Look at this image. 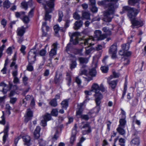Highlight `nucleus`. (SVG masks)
Segmentation results:
<instances>
[{
  "mask_svg": "<svg viewBox=\"0 0 146 146\" xmlns=\"http://www.w3.org/2000/svg\"><path fill=\"white\" fill-rule=\"evenodd\" d=\"M1 23L3 26V27H5L6 25L7 21L5 19H3L1 21Z\"/></svg>",
  "mask_w": 146,
  "mask_h": 146,
  "instance_id": "nucleus-64",
  "label": "nucleus"
},
{
  "mask_svg": "<svg viewBox=\"0 0 146 146\" xmlns=\"http://www.w3.org/2000/svg\"><path fill=\"white\" fill-rule=\"evenodd\" d=\"M9 124H7L5 125L4 130V135L3 137V140L4 142V143H5V142L7 138L8 137V135L7 134V133L9 131Z\"/></svg>",
  "mask_w": 146,
  "mask_h": 146,
  "instance_id": "nucleus-16",
  "label": "nucleus"
},
{
  "mask_svg": "<svg viewBox=\"0 0 146 146\" xmlns=\"http://www.w3.org/2000/svg\"><path fill=\"white\" fill-rule=\"evenodd\" d=\"M54 29L56 33H58L59 31L63 32V28H60L58 25H55L54 26Z\"/></svg>",
  "mask_w": 146,
  "mask_h": 146,
  "instance_id": "nucleus-27",
  "label": "nucleus"
},
{
  "mask_svg": "<svg viewBox=\"0 0 146 146\" xmlns=\"http://www.w3.org/2000/svg\"><path fill=\"white\" fill-rule=\"evenodd\" d=\"M40 55L41 56H44L46 53V51L45 49H42L40 52Z\"/></svg>",
  "mask_w": 146,
  "mask_h": 146,
  "instance_id": "nucleus-51",
  "label": "nucleus"
},
{
  "mask_svg": "<svg viewBox=\"0 0 146 146\" xmlns=\"http://www.w3.org/2000/svg\"><path fill=\"white\" fill-rule=\"evenodd\" d=\"M69 99H66L64 100V109L66 110L68 106Z\"/></svg>",
  "mask_w": 146,
  "mask_h": 146,
  "instance_id": "nucleus-50",
  "label": "nucleus"
},
{
  "mask_svg": "<svg viewBox=\"0 0 146 146\" xmlns=\"http://www.w3.org/2000/svg\"><path fill=\"white\" fill-rule=\"evenodd\" d=\"M40 130V127L38 126L36 127L34 132V136L36 139H38L40 137L39 132Z\"/></svg>",
  "mask_w": 146,
  "mask_h": 146,
  "instance_id": "nucleus-24",
  "label": "nucleus"
},
{
  "mask_svg": "<svg viewBox=\"0 0 146 146\" xmlns=\"http://www.w3.org/2000/svg\"><path fill=\"white\" fill-rule=\"evenodd\" d=\"M3 115L1 117L2 120L1 121H0V124L4 125L5 123V121L4 117V112L3 111Z\"/></svg>",
  "mask_w": 146,
  "mask_h": 146,
  "instance_id": "nucleus-53",
  "label": "nucleus"
},
{
  "mask_svg": "<svg viewBox=\"0 0 146 146\" xmlns=\"http://www.w3.org/2000/svg\"><path fill=\"white\" fill-rule=\"evenodd\" d=\"M25 14V12H21L20 13L16 12L15 13V15L17 17H20L22 15H24Z\"/></svg>",
  "mask_w": 146,
  "mask_h": 146,
  "instance_id": "nucleus-48",
  "label": "nucleus"
},
{
  "mask_svg": "<svg viewBox=\"0 0 146 146\" xmlns=\"http://www.w3.org/2000/svg\"><path fill=\"white\" fill-rule=\"evenodd\" d=\"M98 8L94 5L92 6V7L91 8V11L94 13H96L98 11Z\"/></svg>",
  "mask_w": 146,
  "mask_h": 146,
  "instance_id": "nucleus-56",
  "label": "nucleus"
},
{
  "mask_svg": "<svg viewBox=\"0 0 146 146\" xmlns=\"http://www.w3.org/2000/svg\"><path fill=\"white\" fill-rule=\"evenodd\" d=\"M7 87V85L3 82H2L0 84V88H2V90H1L4 94H6L7 92V90L6 89Z\"/></svg>",
  "mask_w": 146,
  "mask_h": 146,
  "instance_id": "nucleus-21",
  "label": "nucleus"
},
{
  "mask_svg": "<svg viewBox=\"0 0 146 146\" xmlns=\"http://www.w3.org/2000/svg\"><path fill=\"white\" fill-rule=\"evenodd\" d=\"M127 12V15L129 19L133 18L135 17L138 13L137 10L128 6H123L122 8L121 14Z\"/></svg>",
  "mask_w": 146,
  "mask_h": 146,
  "instance_id": "nucleus-4",
  "label": "nucleus"
},
{
  "mask_svg": "<svg viewBox=\"0 0 146 146\" xmlns=\"http://www.w3.org/2000/svg\"><path fill=\"white\" fill-rule=\"evenodd\" d=\"M43 118L47 121L50 120L51 119V115L50 114H46L44 116Z\"/></svg>",
  "mask_w": 146,
  "mask_h": 146,
  "instance_id": "nucleus-39",
  "label": "nucleus"
},
{
  "mask_svg": "<svg viewBox=\"0 0 146 146\" xmlns=\"http://www.w3.org/2000/svg\"><path fill=\"white\" fill-rule=\"evenodd\" d=\"M95 50V48L93 47H86V51L85 54L86 55H88L90 53L92 50Z\"/></svg>",
  "mask_w": 146,
  "mask_h": 146,
  "instance_id": "nucleus-31",
  "label": "nucleus"
},
{
  "mask_svg": "<svg viewBox=\"0 0 146 146\" xmlns=\"http://www.w3.org/2000/svg\"><path fill=\"white\" fill-rule=\"evenodd\" d=\"M7 53L9 55H11L12 53V48L11 47H9L7 50Z\"/></svg>",
  "mask_w": 146,
  "mask_h": 146,
  "instance_id": "nucleus-57",
  "label": "nucleus"
},
{
  "mask_svg": "<svg viewBox=\"0 0 146 146\" xmlns=\"http://www.w3.org/2000/svg\"><path fill=\"white\" fill-rule=\"evenodd\" d=\"M81 119H84L85 120H88L89 119V117L87 115H81L80 117Z\"/></svg>",
  "mask_w": 146,
  "mask_h": 146,
  "instance_id": "nucleus-49",
  "label": "nucleus"
},
{
  "mask_svg": "<svg viewBox=\"0 0 146 146\" xmlns=\"http://www.w3.org/2000/svg\"><path fill=\"white\" fill-rule=\"evenodd\" d=\"M77 127L76 124H75L74 128L72 129V135L70 137V142L72 144L73 143L74 141L76 139V135L77 133Z\"/></svg>",
  "mask_w": 146,
  "mask_h": 146,
  "instance_id": "nucleus-11",
  "label": "nucleus"
},
{
  "mask_svg": "<svg viewBox=\"0 0 146 146\" xmlns=\"http://www.w3.org/2000/svg\"><path fill=\"white\" fill-rule=\"evenodd\" d=\"M25 32V29L23 26L18 27L16 33L17 35L19 36H23Z\"/></svg>",
  "mask_w": 146,
  "mask_h": 146,
  "instance_id": "nucleus-14",
  "label": "nucleus"
},
{
  "mask_svg": "<svg viewBox=\"0 0 146 146\" xmlns=\"http://www.w3.org/2000/svg\"><path fill=\"white\" fill-rule=\"evenodd\" d=\"M23 20L24 23H28L29 21V18L27 16L24 17Z\"/></svg>",
  "mask_w": 146,
  "mask_h": 146,
  "instance_id": "nucleus-54",
  "label": "nucleus"
},
{
  "mask_svg": "<svg viewBox=\"0 0 146 146\" xmlns=\"http://www.w3.org/2000/svg\"><path fill=\"white\" fill-rule=\"evenodd\" d=\"M58 44L56 42L54 43L52 45V49L50 52V56H53L56 54Z\"/></svg>",
  "mask_w": 146,
  "mask_h": 146,
  "instance_id": "nucleus-13",
  "label": "nucleus"
},
{
  "mask_svg": "<svg viewBox=\"0 0 146 146\" xmlns=\"http://www.w3.org/2000/svg\"><path fill=\"white\" fill-rule=\"evenodd\" d=\"M91 131V128H89L87 130H84L82 131L83 135H84L90 133Z\"/></svg>",
  "mask_w": 146,
  "mask_h": 146,
  "instance_id": "nucleus-52",
  "label": "nucleus"
},
{
  "mask_svg": "<svg viewBox=\"0 0 146 146\" xmlns=\"http://www.w3.org/2000/svg\"><path fill=\"white\" fill-rule=\"evenodd\" d=\"M46 28V31H48L49 29V27L46 25V22H43L42 24V29L43 31L44 30V28Z\"/></svg>",
  "mask_w": 146,
  "mask_h": 146,
  "instance_id": "nucleus-45",
  "label": "nucleus"
},
{
  "mask_svg": "<svg viewBox=\"0 0 146 146\" xmlns=\"http://www.w3.org/2000/svg\"><path fill=\"white\" fill-rule=\"evenodd\" d=\"M26 48V47L23 45L21 46V48L20 49V50L21 51V52L22 53L24 54H25V50Z\"/></svg>",
  "mask_w": 146,
  "mask_h": 146,
  "instance_id": "nucleus-62",
  "label": "nucleus"
},
{
  "mask_svg": "<svg viewBox=\"0 0 146 146\" xmlns=\"http://www.w3.org/2000/svg\"><path fill=\"white\" fill-rule=\"evenodd\" d=\"M132 36L131 38H129L127 43L126 44H123L122 46V48L123 50H126L129 48V44L132 41Z\"/></svg>",
  "mask_w": 146,
  "mask_h": 146,
  "instance_id": "nucleus-19",
  "label": "nucleus"
},
{
  "mask_svg": "<svg viewBox=\"0 0 146 146\" xmlns=\"http://www.w3.org/2000/svg\"><path fill=\"white\" fill-rule=\"evenodd\" d=\"M63 16V12L61 11H59L58 13V21L59 22H60L61 21Z\"/></svg>",
  "mask_w": 146,
  "mask_h": 146,
  "instance_id": "nucleus-43",
  "label": "nucleus"
},
{
  "mask_svg": "<svg viewBox=\"0 0 146 146\" xmlns=\"http://www.w3.org/2000/svg\"><path fill=\"white\" fill-rule=\"evenodd\" d=\"M138 3L136 0H128V3L129 5L134 6L136 3Z\"/></svg>",
  "mask_w": 146,
  "mask_h": 146,
  "instance_id": "nucleus-38",
  "label": "nucleus"
},
{
  "mask_svg": "<svg viewBox=\"0 0 146 146\" xmlns=\"http://www.w3.org/2000/svg\"><path fill=\"white\" fill-rule=\"evenodd\" d=\"M33 116V114L32 112L30 109H28L27 113V116L25 120V121L27 122Z\"/></svg>",
  "mask_w": 146,
  "mask_h": 146,
  "instance_id": "nucleus-20",
  "label": "nucleus"
},
{
  "mask_svg": "<svg viewBox=\"0 0 146 146\" xmlns=\"http://www.w3.org/2000/svg\"><path fill=\"white\" fill-rule=\"evenodd\" d=\"M77 65L76 62L75 61H72L71 63L70 64V68L72 70V69L75 68Z\"/></svg>",
  "mask_w": 146,
  "mask_h": 146,
  "instance_id": "nucleus-42",
  "label": "nucleus"
},
{
  "mask_svg": "<svg viewBox=\"0 0 146 146\" xmlns=\"http://www.w3.org/2000/svg\"><path fill=\"white\" fill-rule=\"evenodd\" d=\"M36 51L35 49H31L29 52L28 56L29 62L30 64L33 63L36 60Z\"/></svg>",
  "mask_w": 146,
  "mask_h": 146,
  "instance_id": "nucleus-7",
  "label": "nucleus"
},
{
  "mask_svg": "<svg viewBox=\"0 0 146 146\" xmlns=\"http://www.w3.org/2000/svg\"><path fill=\"white\" fill-rule=\"evenodd\" d=\"M27 69L29 71H31L33 70V66L30 64H29L27 67Z\"/></svg>",
  "mask_w": 146,
  "mask_h": 146,
  "instance_id": "nucleus-60",
  "label": "nucleus"
},
{
  "mask_svg": "<svg viewBox=\"0 0 146 146\" xmlns=\"http://www.w3.org/2000/svg\"><path fill=\"white\" fill-rule=\"evenodd\" d=\"M11 3L8 0L5 1L3 3V7L7 9L9 8Z\"/></svg>",
  "mask_w": 146,
  "mask_h": 146,
  "instance_id": "nucleus-36",
  "label": "nucleus"
},
{
  "mask_svg": "<svg viewBox=\"0 0 146 146\" xmlns=\"http://www.w3.org/2000/svg\"><path fill=\"white\" fill-rule=\"evenodd\" d=\"M139 143V138L138 137L134 138L131 142V144L132 146H138Z\"/></svg>",
  "mask_w": 146,
  "mask_h": 146,
  "instance_id": "nucleus-17",
  "label": "nucleus"
},
{
  "mask_svg": "<svg viewBox=\"0 0 146 146\" xmlns=\"http://www.w3.org/2000/svg\"><path fill=\"white\" fill-rule=\"evenodd\" d=\"M102 30L104 32L106 33L108 35H110L111 34V31L108 28V27H105L103 28L102 29Z\"/></svg>",
  "mask_w": 146,
  "mask_h": 146,
  "instance_id": "nucleus-41",
  "label": "nucleus"
},
{
  "mask_svg": "<svg viewBox=\"0 0 146 146\" xmlns=\"http://www.w3.org/2000/svg\"><path fill=\"white\" fill-rule=\"evenodd\" d=\"M23 141L25 142L24 144L27 146H29L30 145V143L31 141L30 137L28 135H27L23 136Z\"/></svg>",
  "mask_w": 146,
  "mask_h": 146,
  "instance_id": "nucleus-18",
  "label": "nucleus"
},
{
  "mask_svg": "<svg viewBox=\"0 0 146 146\" xmlns=\"http://www.w3.org/2000/svg\"><path fill=\"white\" fill-rule=\"evenodd\" d=\"M124 128L118 126L116 129L117 131L119 133V134L122 135H125L126 132L125 130L124 129Z\"/></svg>",
  "mask_w": 146,
  "mask_h": 146,
  "instance_id": "nucleus-22",
  "label": "nucleus"
},
{
  "mask_svg": "<svg viewBox=\"0 0 146 146\" xmlns=\"http://www.w3.org/2000/svg\"><path fill=\"white\" fill-rule=\"evenodd\" d=\"M52 2L47 3L48 7L46 6L44 7V9L46 11L45 17L44 18L45 21L49 20L51 18L50 15H49L48 13L52 11L51 8H54V2L55 0H50Z\"/></svg>",
  "mask_w": 146,
  "mask_h": 146,
  "instance_id": "nucleus-6",
  "label": "nucleus"
},
{
  "mask_svg": "<svg viewBox=\"0 0 146 146\" xmlns=\"http://www.w3.org/2000/svg\"><path fill=\"white\" fill-rule=\"evenodd\" d=\"M113 78L112 75H111L107 79V82L109 85L110 87L112 89H114L115 88L117 84L118 80H111V79Z\"/></svg>",
  "mask_w": 146,
  "mask_h": 146,
  "instance_id": "nucleus-10",
  "label": "nucleus"
},
{
  "mask_svg": "<svg viewBox=\"0 0 146 146\" xmlns=\"http://www.w3.org/2000/svg\"><path fill=\"white\" fill-rule=\"evenodd\" d=\"M135 17L133 18L129 19L132 24V27L134 28L135 27H140L143 25V23L141 20H138L136 19Z\"/></svg>",
  "mask_w": 146,
  "mask_h": 146,
  "instance_id": "nucleus-9",
  "label": "nucleus"
},
{
  "mask_svg": "<svg viewBox=\"0 0 146 146\" xmlns=\"http://www.w3.org/2000/svg\"><path fill=\"white\" fill-rule=\"evenodd\" d=\"M117 47L116 44H114L112 45L109 50V53L112 54V57L115 58L116 56L117 53Z\"/></svg>",
  "mask_w": 146,
  "mask_h": 146,
  "instance_id": "nucleus-8",
  "label": "nucleus"
},
{
  "mask_svg": "<svg viewBox=\"0 0 146 146\" xmlns=\"http://www.w3.org/2000/svg\"><path fill=\"white\" fill-rule=\"evenodd\" d=\"M21 7L25 10L27 9L28 8V4L27 2H23L21 3Z\"/></svg>",
  "mask_w": 146,
  "mask_h": 146,
  "instance_id": "nucleus-44",
  "label": "nucleus"
},
{
  "mask_svg": "<svg viewBox=\"0 0 146 146\" xmlns=\"http://www.w3.org/2000/svg\"><path fill=\"white\" fill-rule=\"evenodd\" d=\"M17 98H11L10 102L13 104H14L16 101Z\"/></svg>",
  "mask_w": 146,
  "mask_h": 146,
  "instance_id": "nucleus-58",
  "label": "nucleus"
},
{
  "mask_svg": "<svg viewBox=\"0 0 146 146\" xmlns=\"http://www.w3.org/2000/svg\"><path fill=\"white\" fill-rule=\"evenodd\" d=\"M101 69L103 73H106L108 70V67L106 66H103L101 67Z\"/></svg>",
  "mask_w": 146,
  "mask_h": 146,
  "instance_id": "nucleus-40",
  "label": "nucleus"
},
{
  "mask_svg": "<svg viewBox=\"0 0 146 146\" xmlns=\"http://www.w3.org/2000/svg\"><path fill=\"white\" fill-rule=\"evenodd\" d=\"M82 108L81 107H80L78 110L76 111V115H79L80 116V117L81 115H82Z\"/></svg>",
  "mask_w": 146,
  "mask_h": 146,
  "instance_id": "nucleus-55",
  "label": "nucleus"
},
{
  "mask_svg": "<svg viewBox=\"0 0 146 146\" xmlns=\"http://www.w3.org/2000/svg\"><path fill=\"white\" fill-rule=\"evenodd\" d=\"M125 141L124 139L121 138L119 139V144L121 146H125Z\"/></svg>",
  "mask_w": 146,
  "mask_h": 146,
  "instance_id": "nucleus-30",
  "label": "nucleus"
},
{
  "mask_svg": "<svg viewBox=\"0 0 146 146\" xmlns=\"http://www.w3.org/2000/svg\"><path fill=\"white\" fill-rule=\"evenodd\" d=\"M58 111L56 109H54L52 110L51 114L54 116L57 117L58 114Z\"/></svg>",
  "mask_w": 146,
  "mask_h": 146,
  "instance_id": "nucleus-34",
  "label": "nucleus"
},
{
  "mask_svg": "<svg viewBox=\"0 0 146 146\" xmlns=\"http://www.w3.org/2000/svg\"><path fill=\"white\" fill-rule=\"evenodd\" d=\"M54 82L56 84L62 82V74L61 73H60L58 76L57 74H56L54 79Z\"/></svg>",
  "mask_w": 146,
  "mask_h": 146,
  "instance_id": "nucleus-15",
  "label": "nucleus"
},
{
  "mask_svg": "<svg viewBox=\"0 0 146 146\" xmlns=\"http://www.w3.org/2000/svg\"><path fill=\"white\" fill-rule=\"evenodd\" d=\"M10 67H13L15 69H17V65L15 64V61H13L11 63Z\"/></svg>",
  "mask_w": 146,
  "mask_h": 146,
  "instance_id": "nucleus-59",
  "label": "nucleus"
},
{
  "mask_svg": "<svg viewBox=\"0 0 146 146\" xmlns=\"http://www.w3.org/2000/svg\"><path fill=\"white\" fill-rule=\"evenodd\" d=\"M78 34L77 32H75L72 34L70 38V41H73V43L74 45L77 44L78 43L79 38L78 36Z\"/></svg>",
  "mask_w": 146,
  "mask_h": 146,
  "instance_id": "nucleus-12",
  "label": "nucleus"
},
{
  "mask_svg": "<svg viewBox=\"0 0 146 146\" xmlns=\"http://www.w3.org/2000/svg\"><path fill=\"white\" fill-rule=\"evenodd\" d=\"M73 17L76 20H79L80 18V16L77 12H75L74 14Z\"/></svg>",
  "mask_w": 146,
  "mask_h": 146,
  "instance_id": "nucleus-47",
  "label": "nucleus"
},
{
  "mask_svg": "<svg viewBox=\"0 0 146 146\" xmlns=\"http://www.w3.org/2000/svg\"><path fill=\"white\" fill-rule=\"evenodd\" d=\"M58 132L57 131L56 133L54 134V136L52 138V139L54 141L56 140L58 137Z\"/></svg>",
  "mask_w": 146,
  "mask_h": 146,
  "instance_id": "nucleus-63",
  "label": "nucleus"
},
{
  "mask_svg": "<svg viewBox=\"0 0 146 146\" xmlns=\"http://www.w3.org/2000/svg\"><path fill=\"white\" fill-rule=\"evenodd\" d=\"M79 60L81 64L86 63L88 62V60L87 58L80 57L79 58Z\"/></svg>",
  "mask_w": 146,
  "mask_h": 146,
  "instance_id": "nucleus-32",
  "label": "nucleus"
},
{
  "mask_svg": "<svg viewBox=\"0 0 146 146\" xmlns=\"http://www.w3.org/2000/svg\"><path fill=\"white\" fill-rule=\"evenodd\" d=\"M86 66L82 65L79 72V75H84L85 76L83 77L85 79V80L88 82L92 80L93 77L96 76L97 72L95 68H92L89 70L88 72L86 68Z\"/></svg>",
  "mask_w": 146,
  "mask_h": 146,
  "instance_id": "nucleus-2",
  "label": "nucleus"
},
{
  "mask_svg": "<svg viewBox=\"0 0 146 146\" xmlns=\"http://www.w3.org/2000/svg\"><path fill=\"white\" fill-rule=\"evenodd\" d=\"M102 33V31L99 30L95 31L94 32L95 37L91 36H90L89 38L85 39L84 41V45H86L89 44L90 46H92L94 45V43H92V42H91V41H94L95 40V38H96V40H97L99 37L101 35Z\"/></svg>",
  "mask_w": 146,
  "mask_h": 146,
  "instance_id": "nucleus-5",
  "label": "nucleus"
},
{
  "mask_svg": "<svg viewBox=\"0 0 146 146\" xmlns=\"http://www.w3.org/2000/svg\"><path fill=\"white\" fill-rule=\"evenodd\" d=\"M75 80L76 82L78 84H81V80L78 77H76Z\"/></svg>",
  "mask_w": 146,
  "mask_h": 146,
  "instance_id": "nucleus-61",
  "label": "nucleus"
},
{
  "mask_svg": "<svg viewBox=\"0 0 146 146\" xmlns=\"http://www.w3.org/2000/svg\"><path fill=\"white\" fill-rule=\"evenodd\" d=\"M127 85V82L126 79L124 86V90L122 94V96L121 97V99L123 98L124 96L126 93Z\"/></svg>",
  "mask_w": 146,
  "mask_h": 146,
  "instance_id": "nucleus-29",
  "label": "nucleus"
},
{
  "mask_svg": "<svg viewBox=\"0 0 146 146\" xmlns=\"http://www.w3.org/2000/svg\"><path fill=\"white\" fill-rule=\"evenodd\" d=\"M49 104L50 105L53 107L56 106L58 104L56 100L55 99H54L52 100L49 102Z\"/></svg>",
  "mask_w": 146,
  "mask_h": 146,
  "instance_id": "nucleus-33",
  "label": "nucleus"
},
{
  "mask_svg": "<svg viewBox=\"0 0 146 146\" xmlns=\"http://www.w3.org/2000/svg\"><path fill=\"white\" fill-rule=\"evenodd\" d=\"M92 90L90 91L86 90L85 91L84 93L86 95L85 97L86 99H87V100L88 101L89 99L88 98V96L91 95L92 94Z\"/></svg>",
  "mask_w": 146,
  "mask_h": 146,
  "instance_id": "nucleus-37",
  "label": "nucleus"
},
{
  "mask_svg": "<svg viewBox=\"0 0 146 146\" xmlns=\"http://www.w3.org/2000/svg\"><path fill=\"white\" fill-rule=\"evenodd\" d=\"M106 35L105 34H101V35L100 36L99 38H98L97 40H102L106 37Z\"/></svg>",
  "mask_w": 146,
  "mask_h": 146,
  "instance_id": "nucleus-46",
  "label": "nucleus"
},
{
  "mask_svg": "<svg viewBox=\"0 0 146 146\" xmlns=\"http://www.w3.org/2000/svg\"><path fill=\"white\" fill-rule=\"evenodd\" d=\"M66 78V80L67 81V84L68 86H70L71 82V78L70 73L67 72Z\"/></svg>",
  "mask_w": 146,
  "mask_h": 146,
  "instance_id": "nucleus-23",
  "label": "nucleus"
},
{
  "mask_svg": "<svg viewBox=\"0 0 146 146\" xmlns=\"http://www.w3.org/2000/svg\"><path fill=\"white\" fill-rule=\"evenodd\" d=\"M119 124L118 125L119 126L125 127L126 124V121L125 119H121L119 120Z\"/></svg>",
  "mask_w": 146,
  "mask_h": 146,
  "instance_id": "nucleus-26",
  "label": "nucleus"
},
{
  "mask_svg": "<svg viewBox=\"0 0 146 146\" xmlns=\"http://www.w3.org/2000/svg\"><path fill=\"white\" fill-rule=\"evenodd\" d=\"M83 22L81 21H78L75 23V29H78L82 26Z\"/></svg>",
  "mask_w": 146,
  "mask_h": 146,
  "instance_id": "nucleus-25",
  "label": "nucleus"
},
{
  "mask_svg": "<svg viewBox=\"0 0 146 146\" xmlns=\"http://www.w3.org/2000/svg\"><path fill=\"white\" fill-rule=\"evenodd\" d=\"M92 91L95 92L94 94L96 100L97 106L96 108L99 109L98 111L100 110V105L101 103V100L103 98V96L102 94L100 92V87L98 84L94 83L91 87Z\"/></svg>",
  "mask_w": 146,
  "mask_h": 146,
  "instance_id": "nucleus-3",
  "label": "nucleus"
},
{
  "mask_svg": "<svg viewBox=\"0 0 146 146\" xmlns=\"http://www.w3.org/2000/svg\"><path fill=\"white\" fill-rule=\"evenodd\" d=\"M90 14L88 12H85L82 13V19H89L90 18Z\"/></svg>",
  "mask_w": 146,
  "mask_h": 146,
  "instance_id": "nucleus-28",
  "label": "nucleus"
},
{
  "mask_svg": "<svg viewBox=\"0 0 146 146\" xmlns=\"http://www.w3.org/2000/svg\"><path fill=\"white\" fill-rule=\"evenodd\" d=\"M37 1L40 3H42L43 5H44V7L45 6H46V7H48V5L47 3H50V1H49L48 2H47L46 0H37Z\"/></svg>",
  "mask_w": 146,
  "mask_h": 146,
  "instance_id": "nucleus-35",
  "label": "nucleus"
},
{
  "mask_svg": "<svg viewBox=\"0 0 146 146\" xmlns=\"http://www.w3.org/2000/svg\"><path fill=\"white\" fill-rule=\"evenodd\" d=\"M98 4L100 6L108 8V9L104 13L103 20L106 22H111L113 17L115 9L118 7V3H111V1L105 0L98 1Z\"/></svg>",
  "mask_w": 146,
  "mask_h": 146,
  "instance_id": "nucleus-1",
  "label": "nucleus"
}]
</instances>
